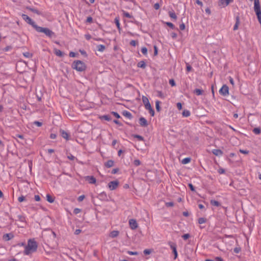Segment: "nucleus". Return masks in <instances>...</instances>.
Wrapping results in <instances>:
<instances>
[{
  "label": "nucleus",
  "instance_id": "48",
  "mask_svg": "<svg viewBox=\"0 0 261 261\" xmlns=\"http://www.w3.org/2000/svg\"><path fill=\"white\" fill-rule=\"evenodd\" d=\"M188 186H189V187L190 188V189H191V191H195V188H194V186H193V185L192 184H188Z\"/></svg>",
  "mask_w": 261,
  "mask_h": 261
},
{
  "label": "nucleus",
  "instance_id": "43",
  "mask_svg": "<svg viewBox=\"0 0 261 261\" xmlns=\"http://www.w3.org/2000/svg\"><path fill=\"white\" fill-rule=\"evenodd\" d=\"M155 107H156V109L158 111H160V101H156L155 102Z\"/></svg>",
  "mask_w": 261,
  "mask_h": 261
},
{
  "label": "nucleus",
  "instance_id": "18",
  "mask_svg": "<svg viewBox=\"0 0 261 261\" xmlns=\"http://www.w3.org/2000/svg\"><path fill=\"white\" fill-rule=\"evenodd\" d=\"M168 244L173 252L176 251V245L175 243L170 242L168 243Z\"/></svg>",
  "mask_w": 261,
  "mask_h": 261
},
{
  "label": "nucleus",
  "instance_id": "59",
  "mask_svg": "<svg viewBox=\"0 0 261 261\" xmlns=\"http://www.w3.org/2000/svg\"><path fill=\"white\" fill-rule=\"evenodd\" d=\"M195 2H196V3L197 4H198V5H199L200 6H203L202 3L200 1H199V0H196Z\"/></svg>",
  "mask_w": 261,
  "mask_h": 261
},
{
  "label": "nucleus",
  "instance_id": "53",
  "mask_svg": "<svg viewBox=\"0 0 261 261\" xmlns=\"http://www.w3.org/2000/svg\"><path fill=\"white\" fill-rule=\"evenodd\" d=\"M85 198V196L84 195H81L79 197H78V201H82L84 200V199Z\"/></svg>",
  "mask_w": 261,
  "mask_h": 261
},
{
  "label": "nucleus",
  "instance_id": "52",
  "mask_svg": "<svg viewBox=\"0 0 261 261\" xmlns=\"http://www.w3.org/2000/svg\"><path fill=\"white\" fill-rule=\"evenodd\" d=\"M179 29L181 30H184L185 29V25L183 22L179 25Z\"/></svg>",
  "mask_w": 261,
  "mask_h": 261
},
{
  "label": "nucleus",
  "instance_id": "3",
  "mask_svg": "<svg viewBox=\"0 0 261 261\" xmlns=\"http://www.w3.org/2000/svg\"><path fill=\"white\" fill-rule=\"evenodd\" d=\"M35 30L38 32L44 33L46 36L49 37H51L54 35V33L53 31L46 28H42L37 25Z\"/></svg>",
  "mask_w": 261,
  "mask_h": 261
},
{
  "label": "nucleus",
  "instance_id": "36",
  "mask_svg": "<svg viewBox=\"0 0 261 261\" xmlns=\"http://www.w3.org/2000/svg\"><path fill=\"white\" fill-rule=\"evenodd\" d=\"M205 221H206V220L204 218H200L198 219V223L200 224L204 223L205 222Z\"/></svg>",
  "mask_w": 261,
  "mask_h": 261
},
{
  "label": "nucleus",
  "instance_id": "35",
  "mask_svg": "<svg viewBox=\"0 0 261 261\" xmlns=\"http://www.w3.org/2000/svg\"><path fill=\"white\" fill-rule=\"evenodd\" d=\"M67 157L69 160H71V161H73L76 159L74 156H73L72 154H71L70 153H69L67 155Z\"/></svg>",
  "mask_w": 261,
  "mask_h": 261
},
{
  "label": "nucleus",
  "instance_id": "22",
  "mask_svg": "<svg viewBox=\"0 0 261 261\" xmlns=\"http://www.w3.org/2000/svg\"><path fill=\"white\" fill-rule=\"evenodd\" d=\"M105 166L110 168L114 166V162L112 160H109L105 163Z\"/></svg>",
  "mask_w": 261,
  "mask_h": 261
},
{
  "label": "nucleus",
  "instance_id": "38",
  "mask_svg": "<svg viewBox=\"0 0 261 261\" xmlns=\"http://www.w3.org/2000/svg\"><path fill=\"white\" fill-rule=\"evenodd\" d=\"M239 24V20L238 19H237L236 23L233 27V30L235 31L238 29Z\"/></svg>",
  "mask_w": 261,
  "mask_h": 261
},
{
  "label": "nucleus",
  "instance_id": "32",
  "mask_svg": "<svg viewBox=\"0 0 261 261\" xmlns=\"http://www.w3.org/2000/svg\"><path fill=\"white\" fill-rule=\"evenodd\" d=\"M157 96L161 98H164L165 96L164 94L160 91H157Z\"/></svg>",
  "mask_w": 261,
  "mask_h": 261
},
{
  "label": "nucleus",
  "instance_id": "64",
  "mask_svg": "<svg viewBox=\"0 0 261 261\" xmlns=\"http://www.w3.org/2000/svg\"><path fill=\"white\" fill-rule=\"evenodd\" d=\"M216 261H223V259L221 257H217L215 258Z\"/></svg>",
  "mask_w": 261,
  "mask_h": 261
},
{
  "label": "nucleus",
  "instance_id": "6",
  "mask_svg": "<svg viewBox=\"0 0 261 261\" xmlns=\"http://www.w3.org/2000/svg\"><path fill=\"white\" fill-rule=\"evenodd\" d=\"M119 184V182L117 180L111 181L108 184V187L111 191L115 190L117 188Z\"/></svg>",
  "mask_w": 261,
  "mask_h": 261
},
{
  "label": "nucleus",
  "instance_id": "50",
  "mask_svg": "<svg viewBox=\"0 0 261 261\" xmlns=\"http://www.w3.org/2000/svg\"><path fill=\"white\" fill-rule=\"evenodd\" d=\"M34 123L38 127H40L42 125V123L41 122L37 121H35Z\"/></svg>",
  "mask_w": 261,
  "mask_h": 261
},
{
  "label": "nucleus",
  "instance_id": "16",
  "mask_svg": "<svg viewBox=\"0 0 261 261\" xmlns=\"http://www.w3.org/2000/svg\"><path fill=\"white\" fill-rule=\"evenodd\" d=\"M61 136L63 138L65 139L66 140H69V135L64 130H62Z\"/></svg>",
  "mask_w": 261,
  "mask_h": 261
},
{
  "label": "nucleus",
  "instance_id": "37",
  "mask_svg": "<svg viewBox=\"0 0 261 261\" xmlns=\"http://www.w3.org/2000/svg\"><path fill=\"white\" fill-rule=\"evenodd\" d=\"M169 16L171 18L173 19H176L177 18L176 15L174 12H170Z\"/></svg>",
  "mask_w": 261,
  "mask_h": 261
},
{
  "label": "nucleus",
  "instance_id": "15",
  "mask_svg": "<svg viewBox=\"0 0 261 261\" xmlns=\"http://www.w3.org/2000/svg\"><path fill=\"white\" fill-rule=\"evenodd\" d=\"M55 197H53V196H51V195H50L49 194H47L46 195V200L47 201L50 203H52L54 202L55 201Z\"/></svg>",
  "mask_w": 261,
  "mask_h": 261
},
{
  "label": "nucleus",
  "instance_id": "7",
  "mask_svg": "<svg viewBox=\"0 0 261 261\" xmlns=\"http://www.w3.org/2000/svg\"><path fill=\"white\" fill-rule=\"evenodd\" d=\"M220 93L223 96H227L229 94V88L227 86L224 85L219 90Z\"/></svg>",
  "mask_w": 261,
  "mask_h": 261
},
{
  "label": "nucleus",
  "instance_id": "11",
  "mask_svg": "<svg viewBox=\"0 0 261 261\" xmlns=\"http://www.w3.org/2000/svg\"><path fill=\"white\" fill-rule=\"evenodd\" d=\"M145 106V108L146 110H148L149 112V113L151 115V116H153L154 115V110H153V109L152 108L151 106V105L150 104V103H149L147 105H146Z\"/></svg>",
  "mask_w": 261,
  "mask_h": 261
},
{
  "label": "nucleus",
  "instance_id": "39",
  "mask_svg": "<svg viewBox=\"0 0 261 261\" xmlns=\"http://www.w3.org/2000/svg\"><path fill=\"white\" fill-rule=\"evenodd\" d=\"M127 253L129 254V255H138V252H136V251H127Z\"/></svg>",
  "mask_w": 261,
  "mask_h": 261
},
{
  "label": "nucleus",
  "instance_id": "25",
  "mask_svg": "<svg viewBox=\"0 0 261 261\" xmlns=\"http://www.w3.org/2000/svg\"><path fill=\"white\" fill-rule=\"evenodd\" d=\"M182 116L184 117H189L190 115V112L189 110H185L182 112Z\"/></svg>",
  "mask_w": 261,
  "mask_h": 261
},
{
  "label": "nucleus",
  "instance_id": "24",
  "mask_svg": "<svg viewBox=\"0 0 261 261\" xmlns=\"http://www.w3.org/2000/svg\"><path fill=\"white\" fill-rule=\"evenodd\" d=\"M142 99V101H143L144 106L150 103L149 99L147 97H146L145 96H143Z\"/></svg>",
  "mask_w": 261,
  "mask_h": 261
},
{
  "label": "nucleus",
  "instance_id": "5",
  "mask_svg": "<svg viewBox=\"0 0 261 261\" xmlns=\"http://www.w3.org/2000/svg\"><path fill=\"white\" fill-rule=\"evenodd\" d=\"M21 16L22 19L28 24L31 25L34 29L36 28L37 25L36 24L35 22L30 17L25 14H22Z\"/></svg>",
  "mask_w": 261,
  "mask_h": 261
},
{
  "label": "nucleus",
  "instance_id": "54",
  "mask_svg": "<svg viewBox=\"0 0 261 261\" xmlns=\"http://www.w3.org/2000/svg\"><path fill=\"white\" fill-rule=\"evenodd\" d=\"M130 44L132 45V46H135L137 44V42L135 40H132L130 42Z\"/></svg>",
  "mask_w": 261,
  "mask_h": 261
},
{
  "label": "nucleus",
  "instance_id": "31",
  "mask_svg": "<svg viewBox=\"0 0 261 261\" xmlns=\"http://www.w3.org/2000/svg\"><path fill=\"white\" fill-rule=\"evenodd\" d=\"M260 129L258 127H256V128H254L253 129V132L255 134H256V135H258L260 133Z\"/></svg>",
  "mask_w": 261,
  "mask_h": 261
},
{
  "label": "nucleus",
  "instance_id": "46",
  "mask_svg": "<svg viewBox=\"0 0 261 261\" xmlns=\"http://www.w3.org/2000/svg\"><path fill=\"white\" fill-rule=\"evenodd\" d=\"M23 56L27 58H31L32 55L29 52L23 53Z\"/></svg>",
  "mask_w": 261,
  "mask_h": 261
},
{
  "label": "nucleus",
  "instance_id": "63",
  "mask_svg": "<svg viewBox=\"0 0 261 261\" xmlns=\"http://www.w3.org/2000/svg\"><path fill=\"white\" fill-rule=\"evenodd\" d=\"M76 56V54L73 51H71L69 53V56L70 57H75Z\"/></svg>",
  "mask_w": 261,
  "mask_h": 261
},
{
  "label": "nucleus",
  "instance_id": "10",
  "mask_svg": "<svg viewBox=\"0 0 261 261\" xmlns=\"http://www.w3.org/2000/svg\"><path fill=\"white\" fill-rule=\"evenodd\" d=\"M85 179L90 184H95L96 181V178L93 176H87L85 177Z\"/></svg>",
  "mask_w": 261,
  "mask_h": 261
},
{
  "label": "nucleus",
  "instance_id": "28",
  "mask_svg": "<svg viewBox=\"0 0 261 261\" xmlns=\"http://www.w3.org/2000/svg\"><path fill=\"white\" fill-rule=\"evenodd\" d=\"M122 12H123V15L124 17L128 18H130L132 17V16L129 13H128L125 11H123V10L122 11Z\"/></svg>",
  "mask_w": 261,
  "mask_h": 261
},
{
  "label": "nucleus",
  "instance_id": "41",
  "mask_svg": "<svg viewBox=\"0 0 261 261\" xmlns=\"http://www.w3.org/2000/svg\"><path fill=\"white\" fill-rule=\"evenodd\" d=\"M25 200V197L23 196H21L18 197V200L19 202H23Z\"/></svg>",
  "mask_w": 261,
  "mask_h": 261
},
{
  "label": "nucleus",
  "instance_id": "17",
  "mask_svg": "<svg viewBox=\"0 0 261 261\" xmlns=\"http://www.w3.org/2000/svg\"><path fill=\"white\" fill-rule=\"evenodd\" d=\"M168 244L173 252L176 251V245L175 243L170 242L168 243Z\"/></svg>",
  "mask_w": 261,
  "mask_h": 261
},
{
  "label": "nucleus",
  "instance_id": "19",
  "mask_svg": "<svg viewBox=\"0 0 261 261\" xmlns=\"http://www.w3.org/2000/svg\"><path fill=\"white\" fill-rule=\"evenodd\" d=\"M146 63L144 61H140L139 62L138 64H137V66L139 68H145L146 67Z\"/></svg>",
  "mask_w": 261,
  "mask_h": 261
},
{
  "label": "nucleus",
  "instance_id": "61",
  "mask_svg": "<svg viewBox=\"0 0 261 261\" xmlns=\"http://www.w3.org/2000/svg\"><path fill=\"white\" fill-rule=\"evenodd\" d=\"M160 5L158 3H156L154 5V8L155 10H158L160 8Z\"/></svg>",
  "mask_w": 261,
  "mask_h": 261
},
{
  "label": "nucleus",
  "instance_id": "56",
  "mask_svg": "<svg viewBox=\"0 0 261 261\" xmlns=\"http://www.w3.org/2000/svg\"><path fill=\"white\" fill-rule=\"evenodd\" d=\"M177 108L179 110H181L182 109V105L180 102H178L177 103Z\"/></svg>",
  "mask_w": 261,
  "mask_h": 261
},
{
  "label": "nucleus",
  "instance_id": "57",
  "mask_svg": "<svg viewBox=\"0 0 261 261\" xmlns=\"http://www.w3.org/2000/svg\"><path fill=\"white\" fill-rule=\"evenodd\" d=\"M229 81L230 83L232 85L234 86V83L233 79L231 77H229Z\"/></svg>",
  "mask_w": 261,
  "mask_h": 261
},
{
  "label": "nucleus",
  "instance_id": "4",
  "mask_svg": "<svg viewBox=\"0 0 261 261\" xmlns=\"http://www.w3.org/2000/svg\"><path fill=\"white\" fill-rule=\"evenodd\" d=\"M72 67L79 71H83L86 68L84 63L81 61H76L72 64Z\"/></svg>",
  "mask_w": 261,
  "mask_h": 261
},
{
  "label": "nucleus",
  "instance_id": "2",
  "mask_svg": "<svg viewBox=\"0 0 261 261\" xmlns=\"http://www.w3.org/2000/svg\"><path fill=\"white\" fill-rule=\"evenodd\" d=\"M254 10L257 16L258 20L261 24V10L259 0H255L254 2Z\"/></svg>",
  "mask_w": 261,
  "mask_h": 261
},
{
  "label": "nucleus",
  "instance_id": "1",
  "mask_svg": "<svg viewBox=\"0 0 261 261\" xmlns=\"http://www.w3.org/2000/svg\"><path fill=\"white\" fill-rule=\"evenodd\" d=\"M37 243L34 239L29 240L27 245L25 246L23 254L29 255L35 252L37 249Z\"/></svg>",
  "mask_w": 261,
  "mask_h": 261
},
{
  "label": "nucleus",
  "instance_id": "13",
  "mask_svg": "<svg viewBox=\"0 0 261 261\" xmlns=\"http://www.w3.org/2000/svg\"><path fill=\"white\" fill-rule=\"evenodd\" d=\"M212 153L218 156H220L223 155V151L220 149H213L212 151Z\"/></svg>",
  "mask_w": 261,
  "mask_h": 261
},
{
  "label": "nucleus",
  "instance_id": "34",
  "mask_svg": "<svg viewBox=\"0 0 261 261\" xmlns=\"http://www.w3.org/2000/svg\"><path fill=\"white\" fill-rule=\"evenodd\" d=\"M141 52L144 55H147V49L145 47H143L141 48Z\"/></svg>",
  "mask_w": 261,
  "mask_h": 261
},
{
  "label": "nucleus",
  "instance_id": "60",
  "mask_svg": "<svg viewBox=\"0 0 261 261\" xmlns=\"http://www.w3.org/2000/svg\"><path fill=\"white\" fill-rule=\"evenodd\" d=\"M92 21V18L91 17H88L87 18L86 22L91 23Z\"/></svg>",
  "mask_w": 261,
  "mask_h": 261
},
{
  "label": "nucleus",
  "instance_id": "8",
  "mask_svg": "<svg viewBox=\"0 0 261 261\" xmlns=\"http://www.w3.org/2000/svg\"><path fill=\"white\" fill-rule=\"evenodd\" d=\"M128 222L129 227L132 229L134 230L138 228V224L135 219H131Z\"/></svg>",
  "mask_w": 261,
  "mask_h": 261
},
{
  "label": "nucleus",
  "instance_id": "23",
  "mask_svg": "<svg viewBox=\"0 0 261 261\" xmlns=\"http://www.w3.org/2000/svg\"><path fill=\"white\" fill-rule=\"evenodd\" d=\"M100 119L101 120L104 119V120L108 121L111 120V117L108 115H105L100 116Z\"/></svg>",
  "mask_w": 261,
  "mask_h": 261
},
{
  "label": "nucleus",
  "instance_id": "29",
  "mask_svg": "<svg viewBox=\"0 0 261 261\" xmlns=\"http://www.w3.org/2000/svg\"><path fill=\"white\" fill-rule=\"evenodd\" d=\"M211 204L216 206H219L220 205V203L218 201L214 200L211 201Z\"/></svg>",
  "mask_w": 261,
  "mask_h": 261
},
{
  "label": "nucleus",
  "instance_id": "21",
  "mask_svg": "<svg viewBox=\"0 0 261 261\" xmlns=\"http://www.w3.org/2000/svg\"><path fill=\"white\" fill-rule=\"evenodd\" d=\"M96 48L97 50L100 52H103L106 48L105 46L102 44L98 45Z\"/></svg>",
  "mask_w": 261,
  "mask_h": 261
},
{
  "label": "nucleus",
  "instance_id": "55",
  "mask_svg": "<svg viewBox=\"0 0 261 261\" xmlns=\"http://www.w3.org/2000/svg\"><path fill=\"white\" fill-rule=\"evenodd\" d=\"M34 199L36 201H39L40 200V197L39 195H35Z\"/></svg>",
  "mask_w": 261,
  "mask_h": 261
},
{
  "label": "nucleus",
  "instance_id": "51",
  "mask_svg": "<svg viewBox=\"0 0 261 261\" xmlns=\"http://www.w3.org/2000/svg\"><path fill=\"white\" fill-rule=\"evenodd\" d=\"M240 152H241L242 153L245 154H247L249 153V151H248L247 150H243V149H240Z\"/></svg>",
  "mask_w": 261,
  "mask_h": 261
},
{
  "label": "nucleus",
  "instance_id": "20",
  "mask_svg": "<svg viewBox=\"0 0 261 261\" xmlns=\"http://www.w3.org/2000/svg\"><path fill=\"white\" fill-rule=\"evenodd\" d=\"M54 53L58 57H61L63 56V53L60 50L56 48L54 49Z\"/></svg>",
  "mask_w": 261,
  "mask_h": 261
},
{
  "label": "nucleus",
  "instance_id": "27",
  "mask_svg": "<svg viewBox=\"0 0 261 261\" xmlns=\"http://www.w3.org/2000/svg\"><path fill=\"white\" fill-rule=\"evenodd\" d=\"M190 161L191 159L190 158H186L182 160L181 163L183 164H187L189 163L190 162Z\"/></svg>",
  "mask_w": 261,
  "mask_h": 261
},
{
  "label": "nucleus",
  "instance_id": "14",
  "mask_svg": "<svg viewBox=\"0 0 261 261\" xmlns=\"http://www.w3.org/2000/svg\"><path fill=\"white\" fill-rule=\"evenodd\" d=\"M119 234V232L118 230H113L110 233V237L114 238L117 237Z\"/></svg>",
  "mask_w": 261,
  "mask_h": 261
},
{
  "label": "nucleus",
  "instance_id": "12",
  "mask_svg": "<svg viewBox=\"0 0 261 261\" xmlns=\"http://www.w3.org/2000/svg\"><path fill=\"white\" fill-rule=\"evenodd\" d=\"M139 123L140 125L142 126H146L148 125L147 121L146 119L144 117H141L139 119Z\"/></svg>",
  "mask_w": 261,
  "mask_h": 261
},
{
  "label": "nucleus",
  "instance_id": "45",
  "mask_svg": "<svg viewBox=\"0 0 261 261\" xmlns=\"http://www.w3.org/2000/svg\"><path fill=\"white\" fill-rule=\"evenodd\" d=\"M166 24L169 26L170 28H172V29H174V25H173V24L171 22H167L166 23Z\"/></svg>",
  "mask_w": 261,
  "mask_h": 261
},
{
  "label": "nucleus",
  "instance_id": "40",
  "mask_svg": "<svg viewBox=\"0 0 261 261\" xmlns=\"http://www.w3.org/2000/svg\"><path fill=\"white\" fill-rule=\"evenodd\" d=\"M152 251L150 249H145L144 250V253L146 255L149 254L151 253Z\"/></svg>",
  "mask_w": 261,
  "mask_h": 261
},
{
  "label": "nucleus",
  "instance_id": "9",
  "mask_svg": "<svg viewBox=\"0 0 261 261\" xmlns=\"http://www.w3.org/2000/svg\"><path fill=\"white\" fill-rule=\"evenodd\" d=\"M232 1L233 0H219L218 5L221 7H225Z\"/></svg>",
  "mask_w": 261,
  "mask_h": 261
},
{
  "label": "nucleus",
  "instance_id": "47",
  "mask_svg": "<svg viewBox=\"0 0 261 261\" xmlns=\"http://www.w3.org/2000/svg\"><path fill=\"white\" fill-rule=\"evenodd\" d=\"M189 237L190 235L188 233L185 234L182 236V238L185 240H187Z\"/></svg>",
  "mask_w": 261,
  "mask_h": 261
},
{
  "label": "nucleus",
  "instance_id": "44",
  "mask_svg": "<svg viewBox=\"0 0 261 261\" xmlns=\"http://www.w3.org/2000/svg\"><path fill=\"white\" fill-rule=\"evenodd\" d=\"M112 114L115 117H116L117 118H119L120 117L119 114L117 113V112H112Z\"/></svg>",
  "mask_w": 261,
  "mask_h": 261
},
{
  "label": "nucleus",
  "instance_id": "62",
  "mask_svg": "<svg viewBox=\"0 0 261 261\" xmlns=\"http://www.w3.org/2000/svg\"><path fill=\"white\" fill-rule=\"evenodd\" d=\"M134 163L136 166H139L140 165V161L138 160H136L134 161Z\"/></svg>",
  "mask_w": 261,
  "mask_h": 261
},
{
  "label": "nucleus",
  "instance_id": "26",
  "mask_svg": "<svg viewBox=\"0 0 261 261\" xmlns=\"http://www.w3.org/2000/svg\"><path fill=\"white\" fill-rule=\"evenodd\" d=\"M115 22L116 23V25L118 29L119 30H120V23L119 22V19L118 17H116L115 18Z\"/></svg>",
  "mask_w": 261,
  "mask_h": 261
},
{
  "label": "nucleus",
  "instance_id": "33",
  "mask_svg": "<svg viewBox=\"0 0 261 261\" xmlns=\"http://www.w3.org/2000/svg\"><path fill=\"white\" fill-rule=\"evenodd\" d=\"M133 136L134 138H137L139 141H143L144 140L143 137L139 135H134Z\"/></svg>",
  "mask_w": 261,
  "mask_h": 261
},
{
  "label": "nucleus",
  "instance_id": "58",
  "mask_svg": "<svg viewBox=\"0 0 261 261\" xmlns=\"http://www.w3.org/2000/svg\"><path fill=\"white\" fill-rule=\"evenodd\" d=\"M80 212L81 210L77 208H75L73 211L74 213L75 214L79 213Z\"/></svg>",
  "mask_w": 261,
  "mask_h": 261
},
{
  "label": "nucleus",
  "instance_id": "30",
  "mask_svg": "<svg viewBox=\"0 0 261 261\" xmlns=\"http://www.w3.org/2000/svg\"><path fill=\"white\" fill-rule=\"evenodd\" d=\"M194 93L197 95H200L202 94L203 91L199 89H196L194 90Z\"/></svg>",
  "mask_w": 261,
  "mask_h": 261
},
{
  "label": "nucleus",
  "instance_id": "49",
  "mask_svg": "<svg viewBox=\"0 0 261 261\" xmlns=\"http://www.w3.org/2000/svg\"><path fill=\"white\" fill-rule=\"evenodd\" d=\"M169 84L172 86H175V83L174 82V81L173 80V79H171L169 80Z\"/></svg>",
  "mask_w": 261,
  "mask_h": 261
},
{
  "label": "nucleus",
  "instance_id": "42",
  "mask_svg": "<svg viewBox=\"0 0 261 261\" xmlns=\"http://www.w3.org/2000/svg\"><path fill=\"white\" fill-rule=\"evenodd\" d=\"M186 69L188 72L192 70V67L188 63L186 64Z\"/></svg>",
  "mask_w": 261,
  "mask_h": 261
}]
</instances>
